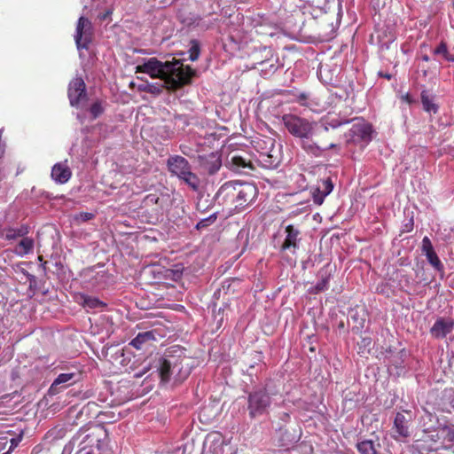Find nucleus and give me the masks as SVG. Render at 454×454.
<instances>
[{"label":"nucleus","mask_w":454,"mask_h":454,"mask_svg":"<svg viewBox=\"0 0 454 454\" xmlns=\"http://www.w3.org/2000/svg\"><path fill=\"white\" fill-rule=\"evenodd\" d=\"M283 122L290 134L301 140V147L309 153L319 156L324 151L336 147L329 142V129L293 114L283 116Z\"/></svg>","instance_id":"obj_1"},{"label":"nucleus","mask_w":454,"mask_h":454,"mask_svg":"<svg viewBox=\"0 0 454 454\" xmlns=\"http://www.w3.org/2000/svg\"><path fill=\"white\" fill-rule=\"evenodd\" d=\"M194 74L195 71L189 66L184 65L180 59H173L164 62L162 81L168 90H176L188 84Z\"/></svg>","instance_id":"obj_2"},{"label":"nucleus","mask_w":454,"mask_h":454,"mask_svg":"<svg viewBox=\"0 0 454 454\" xmlns=\"http://www.w3.org/2000/svg\"><path fill=\"white\" fill-rule=\"evenodd\" d=\"M254 148L260 154V161L267 168H275L280 161L279 149L272 137H262L254 141Z\"/></svg>","instance_id":"obj_3"},{"label":"nucleus","mask_w":454,"mask_h":454,"mask_svg":"<svg viewBox=\"0 0 454 454\" xmlns=\"http://www.w3.org/2000/svg\"><path fill=\"white\" fill-rule=\"evenodd\" d=\"M271 404V397L265 388L254 389L247 396V411L254 419L265 414Z\"/></svg>","instance_id":"obj_4"},{"label":"nucleus","mask_w":454,"mask_h":454,"mask_svg":"<svg viewBox=\"0 0 454 454\" xmlns=\"http://www.w3.org/2000/svg\"><path fill=\"white\" fill-rule=\"evenodd\" d=\"M168 170L184 180L194 190H197V176L191 172L188 161L182 156H173L168 160Z\"/></svg>","instance_id":"obj_5"},{"label":"nucleus","mask_w":454,"mask_h":454,"mask_svg":"<svg viewBox=\"0 0 454 454\" xmlns=\"http://www.w3.org/2000/svg\"><path fill=\"white\" fill-rule=\"evenodd\" d=\"M93 38L92 24L89 19L80 17L75 31V43L78 49H88Z\"/></svg>","instance_id":"obj_6"},{"label":"nucleus","mask_w":454,"mask_h":454,"mask_svg":"<svg viewBox=\"0 0 454 454\" xmlns=\"http://www.w3.org/2000/svg\"><path fill=\"white\" fill-rule=\"evenodd\" d=\"M67 94L70 105L74 107H79L82 102L87 100L86 84L82 77L71 80Z\"/></svg>","instance_id":"obj_7"},{"label":"nucleus","mask_w":454,"mask_h":454,"mask_svg":"<svg viewBox=\"0 0 454 454\" xmlns=\"http://www.w3.org/2000/svg\"><path fill=\"white\" fill-rule=\"evenodd\" d=\"M348 140L354 144L365 146L372 140V126L366 122H357L352 125Z\"/></svg>","instance_id":"obj_8"},{"label":"nucleus","mask_w":454,"mask_h":454,"mask_svg":"<svg viewBox=\"0 0 454 454\" xmlns=\"http://www.w3.org/2000/svg\"><path fill=\"white\" fill-rule=\"evenodd\" d=\"M238 192L235 200L236 207H244L252 202L256 195L257 189L254 184L251 183H239V185L237 186Z\"/></svg>","instance_id":"obj_9"},{"label":"nucleus","mask_w":454,"mask_h":454,"mask_svg":"<svg viewBox=\"0 0 454 454\" xmlns=\"http://www.w3.org/2000/svg\"><path fill=\"white\" fill-rule=\"evenodd\" d=\"M410 422L411 419H407L404 414L397 412L394 419L392 436L397 441L405 442L411 436Z\"/></svg>","instance_id":"obj_10"},{"label":"nucleus","mask_w":454,"mask_h":454,"mask_svg":"<svg viewBox=\"0 0 454 454\" xmlns=\"http://www.w3.org/2000/svg\"><path fill=\"white\" fill-rule=\"evenodd\" d=\"M164 72V62L156 58H151L142 65L136 67V73H144L149 74L152 78L162 80Z\"/></svg>","instance_id":"obj_11"},{"label":"nucleus","mask_w":454,"mask_h":454,"mask_svg":"<svg viewBox=\"0 0 454 454\" xmlns=\"http://www.w3.org/2000/svg\"><path fill=\"white\" fill-rule=\"evenodd\" d=\"M286 237L280 247V251H290L293 254H295L296 249L299 247L301 241V231L294 225L289 224L286 227Z\"/></svg>","instance_id":"obj_12"},{"label":"nucleus","mask_w":454,"mask_h":454,"mask_svg":"<svg viewBox=\"0 0 454 454\" xmlns=\"http://www.w3.org/2000/svg\"><path fill=\"white\" fill-rule=\"evenodd\" d=\"M221 166V154L218 151L212 152L208 155H200V173L203 171L213 175L220 169Z\"/></svg>","instance_id":"obj_13"},{"label":"nucleus","mask_w":454,"mask_h":454,"mask_svg":"<svg viewBox=\"0 0 454 454\" xmlns=\"http://www.w3.org/2000/svg\"><path fill=\"white\" fill-rule=\"evenodd\" d=\"M333 189V183L331 177L322 179L316 187L312 188L311 194L315 204L320 206L325 198L329 195Z\"/></svg>","instance_id":"obj_14"},{"label":"nucleus","mask_w":454,"mask_h":454,"mask_svg":"<svg viewBox=\"0 0 454 454\" xmlns=\"http://www.w3.org/2000/svg\"><path fill=\"white\" fill-rule=\"evenodd\" d=\"M441 435H442V427H440L438 430L427 432L425 431L423 433V435L421 438L416 440L417 447L421 451H434L437 450L439 447L433 446L432 444L429 446H426L424 443L427 442H432L433 444H436L438 442H441Z\"/></svg>","instance_id":"obj_15"},{"label":"nucleus","mask_w":454,"mask_h":454,"mask_svg":"<svg viewBox=\"0 0 454 454\" xmlns=\"http://www.w3.org/2000/svg\"><path fill=\"white\" fill-rule=\"evenodd\" d=\"M277 435L279 445L282 447H289L300 439V434L294 428H289L286 426H279L277 429Z\"/></svg>","instance_id":"obj_16"},{"label":"nucleus","mask_w":454,"mask_h":454,"mask_svg":"<svg viewBox=\"0 0 454 454\" xmlns=\"http://www.w3.org/2000/svg\"><path fill=\"white\" fill-rule=\"evenodd\" d=\"M453 326V319L439 317L432 326L430 333L434 338L442 339L452 331Z\"/></svg>","instance_id":"obj_17"},{"label":"nucleus","mask_w":454,"mask_h":454,"mask_svg":"<svg viewBox=\"0 0 454 454\" xmlns=\"http://www.w3.org/2000/svg\"><path fill=\"white\" fill-rule=\"evenodd\" d=\"M226 166L232 171L245 173V169L253 170L251 161L240 155L233 154L226 160Z\"/></svg>","instance_id":"obj_18"},{"label":"nucleus","mask_w":454,"mask_h":454,"mask_svg":"<svg viewBox=\"0 0 454 454\" xmlns=\"http://www.w3.org/2000/svg\"><path fill=\"white\" fill-rule=\"evenodd\" d=\"M72 176V171L66 163H56L51 169V177L58 184H66Z\"/></svg>","instance_id":"obj_19"},{"label":"nucleus","mask_w":454,"mask_h":454,"mask_svg":"<svg viewBox=\"0 0 454 454\" xmlns=\"http://www.w3.org/2000/svg\"><path fill=\"white\" fill-rule=\"evenodd\" d=\"M210 197H211L210 193L207 192L206 202L208 203V205L204 209L200 208V228L210 226L217 219L218 211H215V212L209 214L208 215H207V209L211 206V204L213 203V200L215 199V196H213L212 198H210Z\"/></svg>","instance_id":"obj_20"},{"label":"nucleus","mask_w":454,"mask_h":454,"mask_svg":"<svg viewBox=\"0 0 454 454\" xmlns=\"http://www.w3.org/2000/svg\"><path fill=\"white\" fill-rule=\"evenodd\" d=\"M240 182H227L221 186L215 195L223 196L225 200H228L235 203L237 196V186L239 185Z\"/></svg>","instance_id":"obj_21"},{"label":"nucleus","mask_w":454,"mask_h":454,"mask_svg":"<svg viewBox=\"0 0 454 454\" xmlns=\"http://www.w3.org/2000/svg\"><path fill=\"white\" fill-rule=\"evenodd\" d=\"M79 379V374L75 372H65L60 373L53 381L50 387V392L54 394L55 389L59 385L66 384V386L72 385L75 383Z\"/></svg>","instance_id":"obj_22"},{"label":"nucleus","mask_w":454,"mask_h":454,"mask_svg":"<svg viewBox=\"0 0 454 454\" xmlns=\"http://www.w3.org/2000/svg\"><path fill=\"white\" fill-rule=\"evenodd\" d=\"M29 232L28 227L21 225L20 228H7L1 233L6 240H15L18 238L25 237Z\"/></svg>","instance_id":"obj_23"},{"label":"nucleus","mask_w":454,"mask_h":454,"mask_svg":"<svg viewBox=\"0 0 454 454\" xmlns=\"http://www.w3.org/2000/svg\"><path fill=\"white\" fill-rule=\"evenodd\" d=\"M154 335L153 332L139 333L129 343L132 347L137 349H141L143 345L148 341L154 340Z\"/></svg>","instance_id":"obj_24"},{"label":"nucleus","mask_w":454,"mask_h":454,"mask_svg":"<svg viewBox=\"0 0 454 454\" xmlns=\"http://www.w3.org/2000/svg\"><path fill=\"white\" fill-rule=\"evenodd\" d=\"M420 96L423 109L427 113L435 114L438 111V106L434 102V98L427 90H423Z\"/></svg>","instance_id":"obj_25"},{"label":"nucleus","mask_w":454,"mask_h":454,"mask_svg":"<svg viewBox=\"0 0 454 454\" xmlns=\"http://www.w3.org/2000/svg\"><path fill=\"white\" fill-rule=\"evenodd\" d=\"M408 356V353L404 348H402L397 355H395L389 358L390 367L403 370L404 368V361Z\"/></svg>","instance_id":"obj_26"},{"label":"nucleus","mask_w":454,"mask_h":454,"mask_svg":"<svg viewBox=\"0 0 454 454\" xmlns=\"http://www.w3.org/2000/svg\"><path fill=\"white\" fill-rule=\"evenodd\" d=\"M34 248V240L30 238L22 237L16 247V252L19 255H25L32 252Z\"/></svg>","instance_id":"obj_27"},{"label":"nucleus","mask_w":454,"mask_h":454,"mask_svg":"<svg viewBox=\"0 0 454 454\" xmlns=\"http://www.w3.org/2000/svg\"><path fill=\"white\" fill-rule=\"evenodd\" d=\"M356 449L360 454H377L376 445L372 440L357 442Z\"/></svg>","instance_id":"obj_28"},{"label":"nucleus","mask_w":454,"mask_h":454,"mask_svg":"<svg viewBox=\"0 0 454 454\" xmlns=\"http://www.w3.org/2000/svg\"><path fill=\"white\" fill-rule=\"evenodd\" d=\"M159 374H160L161 381H163V382H168L170 380L171 363L168 359L163 358L160 361V364L159 367Z\"/></svg>","instance_id":"obj_29"},{"label":"nucleus","mask_w":454,"mask_h":454,"mask_svg":"<svg viewBox=\"0 0 454 454\" xmlns=\"http://www.w3.org/2000/svg\"><path fill=\"white\" fill-rule=\"evenodd\" d=\"M82 304L83 307H87L90 309H96L106 306V304L101 301L99 299L89 295L82 296Z\"/></svg>","instance_id":"obj_30"},{"label":"nucleus","mask_w":454,"mask_h":454,"mask_svg":"<svg viewBox=\"0 0 454 454\" xmlns=\"http://www.w3.org/2000/svg\"><path fill=\"white\" fill-rule=\"evenodd\" d=\"M164 88H166L165 82L164 83L155 82V83H148L145 86H141L140 90L157 96V95H160L163 91Z\"/></svg>","instance_id":"obj_31"},{"label":"nucleus","mask_w":454,"mask_h":454,"mask_svg":"<svg viewBox=\"0 0 454 454\" xmlns=\"http://www.w3.org/2000/svg\"><path fill=\"white\" fill-rule=\"evenodd\" d=\"M319 274L321 275L322 279L319 280L315 286L316 293L323 292L328 288V281L330 278V274L324 272L323 269L319 271Z\"/></svg>","instance_id":"obj_32"},{"label":"nucleus","mask_w":454,"mask_h":454,"mask_svg":"<svg viewBox=\"0 0 454 454\" xmlns=\"http://www.w3.org/2000/svg\"><path fill=\"white\" fill-rule=\"evenodd\" d=\"M428 262L436 270H441L442 264L434 251L426 254Z\"/></svg>","instance_id":"obj_33"},{"label":"nucleus","mask_w":454,"mask_h":454,"mask_svg":"<svg viewBox=\"0 0 454 454\" xmlns=\"http://www.w3.org/2000/svg\"><path fill=\"white\" fill-rule=\"evenodd\" d=\"M104 112V107L100 101L94 102L90 107V113L93 119H97Z\"/></svg>","instance_id":"obj_34"},{"label":"nucleus","mask_w":454,"mask_h":454,"mask_svg":"<svg viewBox=\"0 0 454 454\" xmlns=\"http://www.w3.org/2000/svg\"><path fill=\"white\" fill-rule=\"evenodd\" d=\"M199 58V42L196 40L192 41V47L189 50V59L192 61Z\"/></svg>","instance_id":"obj_35"},{"label":"nucleus","mask_w":454,"mask_h":454,"mask_svg":"<svg viewBox=\"0 0 454 454\" xmlns=\"http://www.w3.org/2000/svg\"><path fill=\"white\" fill-rule=\"evenodd\" d=\"M434 53L435 55H442L445 59L449 57L450 53L447 49V45L445 43L442 42L434 50Z\"/></svg>","instance_id":"obj_36"},{"label":"nucleus","mask_w":454,"mask_h":454,"mask_svg":"<svg viewBox=\"0 0 454 454\" xmlns=\"http://www.w3.org/2000/svg\"><path fill=\"white\" fill-rule=\"evenodd\" d=\"M434 251L433 245L428 237H424L422 239V252L427 254Z\"/></svg>","instance_id":"obj_37"},{"label":"nucleus","mask_w":454,"mask_h":454,"mask_svg":"<svg viewBox=\"0 0 454 454\" xmlns=\"http://www.w3.org/2000/svg\"><path fill=\"white\" fill-rule=\"evenodd\" d=\"M160 197L157 194H148L144 199V203L145 206H152L154 204H159Z\"/></svg>","instance_id":"obj_38"},{"label":"nucleus","mask_w":454,"mask_h":454,"mask_svg":"<svg viewBox=\"0 0 454 454\" xmlns=\"http://www.w3.org/2000/svg\"><path fill=\"white\" fill-rule=\"evenodd\" d=\"M94 217V214L89 212H81L74 216V219L79 222H87Z\"/></svg>","instance_id":"obj_39"},{"label":"nucleus","mask_w":454,"mask_h":454,"mask_svg":"<svg viewBox=\"0 0 454 454\" xmlns=\"http://www.w3.org/2000/svg\"><path fill=\"white\" fill-rule=\"evenodd\" d=\"M114 12V8H109L107 9L106 12H102V13H99L98 15V19L100 20V21H105L106 20H111V16Z\"/></svg>","instance_id":"obj_40"},{"label":"nucleus","mask_w":454,"mask_h":454,"mask_svg":"<svg viewBox=\"0 0 454 454\" xmlns=\"http://www.w3.org/2000/svg\"><path fill=\"white\" fill-rule=\"evenodd\" d=\"M279 419L285 423L290 420V415L287 412H282L279 414Z\"/></svg>","instance_id":"obj_41"},{"label":"nucleus","mask_w":454,"mask_h":454,"mask_svg":"<svg viewBox=\"0 0 454 454\" xmlns=\"http://www.w3.org/2000/svg\"><path fill=\"white\" fill-rule=\"evenodd\" d=\"M403 100H404L405 102L409 103V104H411L413 103V99H412V97L411 94L407 93L405 94L404 96H403Z\"/></svg>","instance_id":"obj_42"},{"label":"nucleus","mask_w":454,"mask_h":454,"mask_svg":"<svg viewBox=\"0 0 454 454\" xmlns=\"http://www.w3.org/2000/svg\"><path fill=\"white\" fill-rule=\"evenodd\" d=\"M308 98V96L307 94L305 93H301L299 96H298V100L301 104H304V102L307 100Z\"/></svg>","instance_id":"obj_43"},{"label":"nucleus","mask_w":454,"mask_h":454,"mask_svg":"<svg viewBox=\"0 0 454 454\" xmlns=\"http://www.w3.org/2000/svg\"><path fill=\"white\" fill-rule=\"evenodd\" d=\"M341 122H339L336 120H333L331 122H329V126L332 127L333 129L338 128Z\"/></svg>","instance_id":"obj_44"},{"label":"nucleus","mask_w":454,"mask_h":454,"mask_svg":"<svg viewBox=\"0 0 454 454\" xmlns=\"http://www.w3.org/2000/svg\"><path fill=\"white\" fill-rule=\"evenodd\" d=\"M379 75L381 76V77H384L387 80H390L392 78V75L388 73H383V72H380L379 73Z\"/></svg>","instance_id":"obj_45"},{"label":"nucleus","mask_w":454,"mask_h":454,"mask_svg":"<svg viewBox=\"0 0 454 454\" xmlns=\"http://www.w3.org/2000/svg\"><path fill=\"white\" fill-rule=\"evenodd\" d=\"M176 275L177 277H179V275L176 272H175L174 270H166V276L170 277V276H176Z\"/></svg>","instance_id":"obj_46"},{"label":"nucleus","mask_w":454,"mask_h":454,"mask_svg":"<svg viewBox=\"0 0 454 454\" xmlns=\"http://www.w3.org/2000/svg\"><path fill=\"white\" fill-rule=\"evenodd\" d=\"M363 344L364 346H369L371 344V339L369 338H364L363 340H362Z\"/></svg>","instance_id":"obj_47"},{"label":"nucleus","mask_w":454,"mask_h":454,"mask_svg":"<svg viewBox=\"0 0 454 454\" xmlns=\"http://www.w3.org/2000/svg\"><path fill=\"white\" fill-rule=\"evenodd\" d=\"M448 61H451V62H454V55H449V57H447V59Z\"/></svg>","instance_id":"obj_48"},{"label":"nucleus","mask_w":454,"mask_h":454,"mask_svg":"<svg viewBox=\"0 0 454 454\" xmlns=\"http://www.w3.org/2000/svg\"><path fill=\"white\" fill-rule=\"evenodd\" d=\"M422 59H423L424 61H428V60H429V57H428L427 55H423V56H422Z\"/></svg>","instance_id":"obj_49"},{"label":"nucleus","mask_w":454,"mask_h":454,"mask_svg":"<svg viewBox=\"0 0 454 454\" xmlns=\"http://www.w3.org/2000/svg\"><path fill=\"white\" fill-rule=\"evenodd\" d=\"M209 437H210V435H208V436L205 439V442H204V444H203V445H204V447L206 446V444H207V441H208Z\"/></svg>","instance_id":"obj_50"},{"label":"nucleus","mask_w":454,"mask_h":454,"mask_svg":"<svg viewBox=\"0 0 454 454\" xmlns=\"http://www.w3.org/2000/svg\"><path fill=\"white\" fill-rule=\"evenodd\" d=\"M46 264H47V262H44L42 264V266H43V270H46Z\"/></svg>","instance_id":"obj_51"},{"label":"nucleus","mask_w":454,"mask_h":454,"mask_svg":"<svg viewBox=\"0 0 454 454\" xmlns=\"http://www.w3.org/2000/svg\"><path fill=\"white\" fill-rule=\"evenodd\" d=\"M38 260H39L40 262H43V256H42V255H39V256H38Z\"/></svg>","instance_id":"obj_52"},{"label":"nucleus","mask_w":454,"mask_h":454,"mask_svg":"<svg viewBox=\"0 0 454 454\" xmlns=\"http://www.w3.org/2000/svg\"><path fill=\"white\" fill-rule=\"evenodd\" d=\"M194 228H195L196 230H199V223L195 224Z\"/></svg>","instance_id":"obj_53"},{"label":"nucleus","mask_w":454,"mask_h":454,"mask_svg":"<svg viewBox=\"0 0 454 454\" xmlns=\"http://www.w3.org/2000/svg\"><path fill=\"white\" fill-rule=\"evenodd\" d=\"M204 197V194L200 192V200Z\"/></svg>","instance_id":"obj_54"},{"label":"nucleus","mask_w":454,"mask_h":454,"mask_svg":"<svg viewBox=\"0 0 454 454\" xmlns=\"http://www.w3.org/2000/svg\"><path fill=\"white\" fill-rule=\"evenodd\" d=\"M210 189H211V191H212V192H214V191H215L213 184H212V185H210Z\"/></svg>","instance_id":"obj_55"},{"label":"nucleus","mask_w":454,"mask_h":454,"mask_svg":"<svg viewBox=\"0 0 454 454\" xmlns=\"http://www.w3.org/2000/svg\"><path fill=\"white\" fill-rule=\"evenodd\" d=\"M142 374H136L135 377L138 378V377H141Z\"/></svg>","instance_id":"obj_56"},{"label":"nucleus","mask_w":454,"mask_h":454,"mask_svg":"<svg viewBox=\"0 0 454 454\" xmlns=\"http://www.w3.org/2000/svg\"><path fill=\"white\" fill-rule=\"evenodd\" d=\"M86 454H91L90 452H86Z\"/></svg>","instance_id":"obj_57"}]
</instances>
